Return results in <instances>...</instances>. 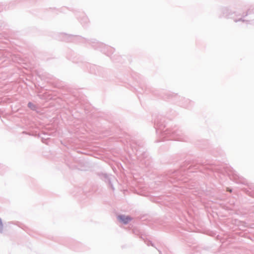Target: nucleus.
<instances>
[{"label": "nucleus", "mask_w": 254, "mask_h": 254, "mask_svg": "<svg viewBox=\"0 0 254 254\" xmlns=\"http://www.w3.org/2000/svg\"><path fill=\"white\" fill-rule=\"evenodd\" d=\"M118 218L124 224H127L131 220L130 217L125 215L119 216Z\"/></svg>", "instance_id": "obj_1"}, {"label": "nucleus", "mask_w": 254, "mask_h": 254, "mask_svg": "<svg viewBox=\"0 0 254 254\" xmlns=\"http://www.w3.org/2000/svg\"><path fill=\"white\" fill-rule=\"evenodd\" d=\"M28 105V107L31 108H32V107L33 106V104L31 103H29Z\"/></svg>", "instance_id": "obj_2"}, {"label": "nucleus", "mask_w": 254, "mask_h": 254, "mask_svg": "<svg viewBox=\"0 0 254 254\" xmlns=\"http://www.w3.org/2000/svg\"><path fill=\"white\" fill-rule=\"evenodd\" d=\"M2 226V222L1 219H0V227Z\"/></svg>", "instance_id": "obj_3"}]
</instances>
